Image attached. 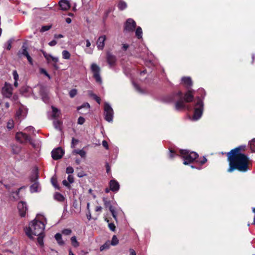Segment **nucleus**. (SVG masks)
Here are the masks:
<instances>
[{"mask_svg":"<svg viewBox=\"0 0 255 255\" xmlns=\"http://www.w3.org/2000/svg\"><path fill=\"white\" fill-rule=\"evenodd\" d=\"M229 167L228 172H232L237 169L239 171L245 172L249 170V158L241 152V147H238L231 150L227 153Z\"/></svg>","mask_w":255,"mask_h":255,"instance_id":"1","label":"nucleus"},{"mask_svg":"<svg viewBox=\"0 0 255 255\" xmlns=\"http://www.w3.org/2000/svg\"><path fill=\"white\" fill-rule=\"evenodd\" d=\"M194 96L191 91H188L184 96H183L181 92L178 91L168 96L165 101L167 102L176 101L175 109L178 111L182 110L191 111L192 109V107L189 105H187L186 103L192 102Z\"/></svg>","mask_w":255,"mask_h":255,"instance_id":"2","label":"nucleus"},{"mask_svg":"<svg viewBox=\"0 0 255 255\" xmlns=\"http://www.w3.org/2000/svg\"><path fill=\"white\" fill-rule=\"evenodd\" d=\"M180 156L184 160V164L188 165L193 162L196 164V166L191 165L192 168H196L200 170L202 168L201 166L205 164L207 161L205 157L198 158V154L196 152L188 150H180Z\"/></svg>","mask_w":255,"mask_h":255,"instance_id":"3","label":"nucleus"},{"mask_svg":"<svg viewBox=\"0 0 255 255\" xmlns=\"http://www.w3.org/2000/svg\"><path fill=\"white\" fill-rule=\"evenodd\" d=\"M45 226L44 222L34 219L29 224L28 227L24 229L25 233L29 238L32 239L33 236L42 235Z\"/></svg>","mask_w":255,"mask_h":255,"instance_id":"4","label":"nucleus"},{"mask_svg":"<svg viewBox=\"0 0 255 255\" xmlns=\"http://www.w3.org/2000/svg\"><path fill=\"white\" fill-rule=\"evenodd\" d=\"M194 103V112L192 119L194 121H197L200 119L202 116L204 103L203 100L199 97L196 99Z\"/></svg>","mask_w":255,"mask_h":255,"instance_id":"5","label":"nucleus"},{"mask_svg":"<svg viewBox=\"0 0 255 255\" xmlns=\"http://www.w3.org/2000/svg\"><path fill=\"white\" fill-rule=\"evenodd\" d=\"M114 111L111 106L108 103L104 104L105 119L108 122L113 121Z\"/></svg>","mask_w":255,"mask_h":255,"instance_id":"6","label":"nucleus"},{"mask_svg":"<svg viewBox=\"0 0 255 255\" xmlns=\"http://www.w3.org/2000/svg\"><path fill=\"white\" fill-rule=\"evenodd\" d=\"M17 55L18 57H20L21 55H23L25 57L29 64L31 65H33V61L31 57L30 56L28 51H27V47L25 45L23 44L21 49L18 51L17 53Z\"/></svg>","mask_w":255,"mask_h":255,"instance_id":"7","label":"nucleus"},{"mask_svg":"<svg viewBox=\"0 0 255 255\" xmlns=\"http://www.w3.org/2000/svg\"><path fill=\"white\" fill-rule=\"evenodd\" d=\"M91 69L93 74V77L98 83H102V79L100 75V68L95 63H93L91 66Z\"/></svg>","mask_w":255,"mask_h":255,"instance_id":"8","label":"nucleus"},{"mask_svg":"<svg viewBox=\"0 0 255 255\" xmlns=\"http://www.w3.org/2000/svg\"><path fill=\"white\" fill-rule=\"evenodd\" d=\"M16 139L20 143H25L27 142H30L31 137L27 134L22 132H17L15 134Z\"/></svg>","mask_w":255,"mask_h":255,"instance_id":"9","label":"nucleus"},{"mask_svg":"<svg viewBox=\"0 0 255 255\" xmlns=\"http://www.w3.org/2000/svg\"><path fill=\"white\" fill-rule=\"evenodd\" d=\"M104 202V206L106 208L109 209L114 218L117 220V214L114 207L111 204V201L107 198H104L103 199Z\"/></svg>","mask_w":255,"mask_h":255,"instance_id":"10","label":"nucleus"},{"mask_svg":"<svg viewBox=\"0 0 255 255\" xmlns=\"http://www.w3.org/2000/svg\"><path fill=\"white\" fill-rule=\"evenodd\" d=\"M64 153V151L61 147H57L54 149L51 152V156L52 158L57 160L62 158Z\"/></svg>","mask_w":255,"mask_h":255,"instance_id":"11","label":"nucleus"},{"mask_svg":"<svg viewBox=\"0 0 255 255\" xmlns=\"http://www.w3.org/2000/svg\"><path fill=\"white\" fill-rule=\"evenodd\" d=\"M17 208L19 213V215L21 217H24L27 211L26 203L23 201H20L18 203Z\"/></svg>","mask_w":255,"mask_h":255,"instance_id":"12","label":"nucleus"},{"mask_svg":"<svg viewBox=\"0 0 255 255\" xmlns=\"http://www.w3.org/2000/svg\"><path fill=\"white\" fill-rule=\"evenodd\" d=\"M106 59L108 63L111 66H114L117 61L116 57L111 52L108 51L106 54Z\"/></svg>","mask_w":255,"mask_h":255,"instance_id":"13","label":"nucleus"},{"mask_svg":"<svg viewBox=\"0 0 255 255\" xmlns=\"http://www.w3.org/2000/svg\"><path fill=\"white\" fill-rule=\"evenodd\" d=\"M106 39L105 35L100 36L97 41V46L99 50H103L105 46V41Z\"/></svg>","mask_w":255,"mask_h":255,"instance_id":"14","label":"nucleus"},{"mask_svg":"<svg viewBox=\"0 0 255 255\" xmlns=\"http://www.w3.org/2000/svg\"><path fill=\"white\" fill-rule=\"evenodd\" d=\"M110 190L113 192L117 191L120 188L119 183L115 180H111L109 183Z\"/></svg>","mask_w":255,"mask_h":255,"instance_id":"15","label":"nucleus"},{"mask_svg":"<svg viewBox=\"0 0 255 255\" xmlns=\"http://www.w3.org/2000/svg\"><path fill=\"white\" fill-rule=\"evenodd\" d=\"M59 5L60 9L63 10H66L70 7V3L67 0H61L59 2Z\"/></svg>","mask_w":255,"mask_h":255,"instance_id":"16","label":"nucleus"},{"mask_svg":"<svg viewBox=\"0 0 255 255\" xmlns=\"http://www.w3.org/2000/svg\"><path fill=\"white\" fill-rule=\"evenodd\" d=\"M2 94L6 98H9L12 95V89L10 87H4L2 89Z\"/></svg>","mask_w":255,"mask_h":255,"instance_id":"17","label":"nucleus"},{"mask_svg":"<svg viewBox=\"0 0 255 255\" xmlns=\"http://www.w3.org/2000/svg\"><path fill=\"white\" fill-rule=\"evenodd\" d=\"M128 32L133 31L136 27V22L132 19L128 18Z\"/></svg>","mask_w":255,"mask_h":255,"instance_id":"18","label":"nucleus"},{"mask_svg":"<svg viewBox=\"0 0 255 255\" xmlns=\"http://www.w3.org/2000/svg\"><path fill=\"white\" fill-rule=\"evenodd\" d=\"M38 178V172L37 169H35L33 171L32 174L30 177V181L31 182H37Z\"/></svg>","mask_w":255,"mask_h":255,"instance_id":"19","label":"nucleus"},{"mask_svg":"<svg viewBox=\"0 0 255 255\" xmlns=\"http://www.w3.org/2000/svg\"><path fill=\"white\" fill-rule=\"evenodd\" d=\"M55 239L56 240L57 243L60 246H63L64 244V242L63 241L62 238L61 234L60 233H57L55 235Z\"/></svg>","mask_w":255,"mask_h":255,"instance_id":"20","label":"nucleus"},{"mask_svg":"<svg viewBox=\"0 0 255 255\" xmlns=\"http://www.w3.org/2000/svg\"><path fill=\"white\" fill-rule=\"evenodd\" d=\"M136 37L138 39H141L142 37V30L140 26H138L135 31Z\"/></svg>","mask_w":255,"mask_h":255,"instance_id":"21","label":"nucleus"},{"mask_svg":"<svg viewBox=\"0 0 255 255\" xmlns=\"http://www.w3.org/2000/svg\"><path fill=\"white\" fill-rule=\"evenodd\" d=\"M11 147L12 153L13 154H18L20 153L21 149L18 145L13 144Z\"/></svg>","mask_w":255,"mask_h":255,"instance_id":"22","label":"nucleus"},{"mask_svg":"<svg viewBox=\"0 0 255 255\" xmlns=\"http://www.w3.org/2000/svg\"><path fill=\"white\" fill-rule=\"evenodd\" d=\"M33 184L30 186V189L31 192H36L38 191L39 184L38 182H32Z\"/></svg>","mask_w":255,"mask_h":255,"instance_id":"23","label":"nucleus"},{"mask_svg":"<svg viewBox=\"0 0 255 255\" xmlns=\"http://www.w3.org/2000/svg\"><path fill=\"white\" fill-rule=\"evenodd\" d=\"M182 81L187 86H191L192 85V81L190 77H183L182 78Z\"/></svg>","mask_w":255,"mask_h":255,"instance_id":"24","label":"nucleus"},{"mask_svg":"<svg viewBox=\"0 0 255 255\" xmlns=\"http://www.w3.org/2000/svg\"><path fill=\"white\" fill-rule=\"evenodd\" d=\"M88 92L89 96L92 97L99 104H100L101 103L100 98L92 93V91H89Z\"/></svg>","mask_w":255,"mask_h":255,"instance_id":"25","label":"nucleus"},{"mask_svg":"<svg viewBox=\"0 0 255 255\" xmlns=\"http://www.w3.org/2000/svg\"><path fill=\"white\" fill-rule=\"evenodd\" d=\"M76 172H77V176L78 177H83L86 175V174L81 167L76 168Z\"/></svg>","mask_w":255,"mask_h":255,"instance_id":"26","label":"nucleus"},{"mask_svg":"<svg viewBox=\"0 0 255 255\" xmlns=\"http://www.w3.org/2000/svg\"><path fill=\"white\" fill-rule=\"evenodd\" d=\"M90 106L89 104L88 103H86L83 104L81 106L78 107L77 110L79 111V112L80 114H83L84 113H82V112H80V111L82 108H86L87 110L89 111V109H90Z\"/></svg>","mask_w":255,"mask_h":255,"instance_id":"27","label":"nucleus"},{"mask_svg":"<svg viewBox=\"0 0 255 255\" xmlns=\"http://www.w3.org/2000/svg\"><path fill=\"white\" fill-rule=\"evenodd\" d=\"M54 198L55 200L60 202H63L65 199L64 197L60 193H56L54 195Z\"/></svg>","mask_w":255,"mask_h":255,"instance_id":"28","label":"nucleus"},{"mask_svg":"<svg viewBox=\"0 0 255 255\" xmlns=\"http://www.w3.org/2000/svg\"><path fill=\"white\" fill-rule=\"evenodd\" d=\"M111 245H112L110 243V241H108L104 245L100 247V250L101 251L107 250L110 248Z\"/></svg>","mask_w":255,"mask_h":255,"instance_id":"29","label":"nucleus"},{"mask_svg":"<svg viewBox=\"0 0 255 255\" xmlns=\"http://www.w3.org/2000/svg\"><path fill=\"white\" fill-rule=\"evenodd\" d=\"M132 85H133L135 90L137 92H138L139 93H140V94L144 93V91L143 90H142V89H141L138 84H137L133 81H132Z\"/></svg>","mask_w":255,"mask_h":255,"instance_id":"30","label":"nucleus"},{"mask_svg":"<svg viewBox=\"0 0 255 255\" xmlns=\"http://www.w3.org/2000/svg\"><path fill=\"white\" fill-rule=\"evenodd\" d=\"M71 242L72 245L75 248H77L79 246V243L77 241L76 237L75 236L71 237Z\"/></svg>","mask_w":255,"mask_h":255,"instance_id":"31","label":"nucleus"},{"mask_svg":"<svg viewBox=\"0 0 255 255\" xmlns=\"http://www.w3.org/2000/svg\"><path fill=\"white\" fill-rule=\"evenodd\" d=\"M118 7L120 10H124L127 7V3L123 1H120L118 4Z\"/></svg>","mask_w":255,"mask_h":255,"instance_id":"32","label":"nucleus"},{"mask_svg":"<svg viewBox=\"0 0 255 255\" xmlns=\"http://www.w3.org/2000/svg\"><path fill=\"white\" fill-rule=\"evenodd\" d=\"M51 61H52L53 63L52 64V66L54 67L55 69H58V66L56 64V63L58 62V58L57 57H54L52 56Z\"/></svg>","mask_w":255,"mask_h":255,"instance_id":"33","label":"nucleus"},{"mask_svg":"<svg viewBox=\"0 0 255 255\" xmlns=\"http://www.w3.org/2000/svg\"><path fill=\"white\" fill-rule=\"evenodd\" d=\"M105 220L109 223L108 224V227L109 228V229L112 231H115V229H116V226L115 225V224L113 223H109V220L106 218Z\"/></svg>","mask_w":255,"mask_h":255,"instance_id":"34","label":"nucleus"},{"mask_svg":"<svg viewBox=\"0 0 255 255\" xmlns=\"http://www.w3.org/2000/svg\"><path fill=\"white\" fill-rule=\"evenodd\" d=\"M62 57L65 59H69L70 57V53L67 50H63L62 53Z\"/></svg>","mask_w":255,"mask_h":255,"instance_id":"35","label":"nucleus"},{"mask_svg":"<svg viewBox=\"0 0 255 255\" xmlns=\"http://www.w3.org/2000/svg\"><path fill=\"white\" fill-rule=\"evenodd\" d=\"M110 243L112 246H116L118 244L119 240L116 235H114L113 236L112 241L110 242Z\"/></svg>","mask_w":255,"mask_h":255,"instance_id":"36","label":"nucleus"},{"mask_svg":"<svg viewBox=\"0 0 255 255\" xmlns=\"http://www.w3.org/2000/svg\"><path fill=\"white\" fill-rule=\"evenodd\" d=\"M37 242L41 246H43V238L44 237V233L42 234V235L37 236Z\"/></svg>","mask_w":255,"mask_h":255,"instance_id":"37","label":"nucleus"},{"mask_svg":"<svg viewBox=\"0 0 255 255\" xmlns=\"http://www.w3.org/2000/svg\"><path fill=\"white\" fill-rule=\"evenodd\" d=\"M69 96L71 98H74L77 94V91L75 89H73L69 92Z\"/></svg>","mask_w":255,"mask_h":255,"instance_id":"38","label":"nucleus"},{"mask_svg":"<svg viewBox=\"0 0 255 255\" xmlns=\"http://www.w3.org/2000/svg\"><path fill=\"white\" fill-rule=\"evenodd\" d=\"M112 11V7H110L108 10H107L105 13H104V15L103 16V20H105L108 17L109 14H110V13Z\"/></svg>","mask_w":255,"mask_h":255,"instance_id":"39","label":"nucleus"},{"mask_svg":"<svg viewBox=\"0 0 255 255\" xmlns=\"http://www.w3.org/2000/svg\"><path fill=\"white\" fill-rule=\"evenodd\" d=\"M62 233L66 236L70 235L72 233V230L70 229H64L62 231Z\"/></svg>","mask_w":255,"mask_h":255,"instance_id":"40","label":"nucleus"},{"mask_svg":"<svg viewBox=\"0 0 255 255\" xmlns=\"http://www.w3.org/2000/svg\"><path fill=\"white\" fill-rule=\"evenodd\" d=\"M251 149L255 152V139H253L250 143Z\"/></svg>","mask_w":255,"mask_h":255,"instance_id":"41","label":"nucleus"},{"mask_svg":"<svg viewBox=\"0 0 255 255\" xmlns=\"http://www.w3.org/2000/svg\"><path fill=\"white\" fill-rule=\"evenodd\" d=\"M53 117L54 118L58 117L59 116L57 115V113L59 111L58 109L55 107H52Z\"/></svg>","mask_w":255,"mask_h":255,"instance_id":"42","label":"nucleus"},{"mask_svg":"<svg viewBox=\"0 0 255 255\" xmlns=\"http://www.w3.org/2000/svg\"><path fill=\"white\" fill-rule=\"evenodd\" d=\"M169 157L171 159L173 158L176 156H178V154L175 152L173 150L169 149Z\"/></svg>","mask_w":255,"mask_h":255,"instance_id":"43","label":"nucleus"},{"mask_svg":"<svg viewBox=\"0 0 255 255\" xmlns=\"http://www.w3.org/2000/svg\"><path fill=\"white\" fill-rule=\"evenodd\" d=\"M51 25L42 26L40 29V31L41 32H45L46 31L49 30L51 28Z\"/></svg>","mask_w":255,"mask_h":255,"instance_id":"44","label":"nucleus"},{"mask_svg":"<svg viewBox=\"0 0 255 255\" xmlns=\"http://www.w3.org/2000/svg\"><path fill=\"white\" fill-rule=\"evenodd\" d=\"M22 188H23V187H21L20 188L18 189L15 192H12L13 193H15L16 196H17L16 197H15L14 196H13V198H14L16 200L18 199L19 198V193H20V191Z\"/></svg>","mask_w":255,"mask_h":255,"instance_id":"45","label":"nucleus"},{"mask_svg":"<svg viewBox=\"0 0 255 255\" xmlns=\"http://www.w3.org/2000/svg\"><path fill=\"white\" fill-rule=\"evenodd\" d=\"M74 172V169L71 166H68L66 168V172L67 174H71Z\"/></svg>","mask_w":255,"mask_h":255,"instance_id":"46","label":"nucleus"},{"mask_svg":"<svg viewBox=\"0 0 255 255\" xmlns=\"http://www.w3.org/2000/svg\"><path fill=\"white\" fill-rule=\"evenodd\" d=\"M79 142V140L78 139H75V138L73 137L72 139L71 142V147L74 148L75 145Z\"/></svg>","mask_w":255,"mask_h":255,"instance_id":"47","label":"nucleus"},{"mask_svg":"<svg viewBox=\"0 0 255 255\" xmlns=\"http://www.w3.org/2000/svg\"><path fill=\"white\" fill-rule=\"evenodd\" d=\"M14 127V125H13V121H9L7 123V128L9 129H11Z\"/></svg>","mask_w":255,"mask_h":255,"instance_id":"48","label":"nucleus"},{"mask_svg":"<svg viewBox=\"0 0 255 255\" xmlns=\"http://www.w3.org/2000/svg\"><path fill=\"white\" fill-rule=\"evenodd\" d=\"M12 75L14 81H17L18 79V74L16 70H14L12 72Z\"/></svg>","mask_w":255,"mask_h":255,"instance_id":"49","label":"nucleus"},{"mask_svg":"<svg viewBox=\"0 0 255 255\" xmlns=\"http://www.w3.org/2000/svg\"><path fill=\"white\" fill-rule=\"evenodd\" d=\"M85 121V119L83 117H80L78 119V124L79 125H83Z\"/></svg>","mask_w":255,"mask_h":255,"instance_id":"50","label":"nucleus"},{"mask_svg":"<svg viewBox=\"0 0 255 255\" xmlns=\"http://www.w3.org/2000/svg\"><path fill=\"white\" fill-rule=\"evenodd\" d=\"M67 179L69 183H72L74 182V177L72 175H69Z\"/></svg>","mask_w":255,"mask_h":255,"instance_id":"51","label":"nucleus"},{"mask_svg":"<svg viewBox=\"0 0 255 255\" xmlns=\"http://www.w3.org/2000/svg\"><path fill=\"white\" fill-rule=\"evenodd\" d=\"M11 43H12V41L11 40H8L7 41V47H6L7 50H10V49L11 48Z\"/></svg>","mask_w":255,"mask_h":255,"instance_id":"52","label":"nucleus"},{"mask_svg":"<svg viewBox=\"0 0 255 255\" xmlns=\"http://www.w3.org/2000/svg\"><path fill=\"white\" fill-rule=\"evenodd\" d=\"M102 145L106 149H108L109 148L108 143L106 140H104L102 141Z\"/></svg>","mask_w":255,"mask_h":255,"instance_id":"53","label":"nucleus"},{"mask_svg":"<svg viewBox=\"0 0 255 255\" xmlns=\"http://www.w3.org/2000/svg\"><path fill=\"white\" fill-rule=\"evenodd\" d=\"M105 166H106L107 173H109L110 172V170H111V168H110V166L108 162H106Z\"/></svg>","mask_w":255,"mask_h":255,"instance_id":"54","label":"nucleus"},{"mask_svg":"<svg viewBox=\"0 0 255 255\" xmlns=\"http://www.w3.org/2000/svg\"><path fill=\"white\" fill-rule=\"evenodd\" d=\"M57 44V41L55 40H53L50 42H49L48 44L50 46H54Z\"/></svg>","mask_w":255,"mask_h":255,"instance_id":"55","label":"nucleus"},{"mask_svg":"<svg viewBox=\"0 0 255 255\" xmlns=\"http://www.w3.org/2000/svg\"><path fill=\"white\" fill-rule=\"evenodd\" d=\"M41 72L43 74H44L45 76H46L47 77H48L49 78H50V75L48 74V73L46 72V71L45 70H44V69H41Z\"/></svg>","mask_w":255,"mask_h":255,"instance_id":"56","label":"nucleus"},{"mask_svg":"<svg viewBox=\"0 0 255 255\" xmlns=\"http://www.w3.org/2000/svg\"><path fill=\"white\" fill-rule=\"evenodd\" d=\"M51 182L53 184V185L55 187H57V180L56 179H54L53 178H52L51 179Z\"/></svg>","mask_w":255,"mask_h":255,"instance_id":"57","label":"nucleus"},{"mask_svg":"<svg viewBox=\"0 0 255 255\" xmlns=\"http://www.w3.org/2000/svg\"><path fill=\"white\" fill-rule=\"evenodd\" d=\"M83 149H74L73 152H72V153L73 154H79V153H80V152Z\"/></svg>","mask_w":255,"mask_h":255,"instance_id":"58","label":"nucleus"},{"mask_svg":"<svg viewBox=\"0 0 255 255\" xmlns=\"http://www.w3.org/2000/svg\"><path fill=\"white\" fill-rule=\"evenodd\" d=\"M83 149H74L73 152H72V153L73 154H79V153H80V152Z\"/></svg>","mask_w":255,"mask_h":255,"instance_id":"59","label":"nucleus"},{"mask_svg":"<svg viewBox=\"0 0 255 255\" xmlns=\"http://www.w3.org/2000/svg\"><path fill=\"white\" fill-rule=\"evenodd\" d=\"M81 157L85 158L86 157V152L83 149L80 153H79V154Z\"/></svg>","mask_w":255,"mask_h":255,"instance_id":"60","label":"nucleus"},{"mask_svg":"<svg viewBox=\"0 0 255 255\" xmlns=\"http://www.w3.org/2000/svg\"><path fill=\"white\" fill-rule=\"evenodd\" d=\"M62 183L66 187H69L70 186L69 183H68L66 180H63Z\"/></svg>","mask_w":255,"mask_h":255,"instance_id":"61","label":"nucleus"},{"mask_svg":"<svg viewBox=\"0 0 255 255\" xmlns=\"http://www.w3.org/2000/svg\"><path fill=\"white\" fill-rule=\"evenodd\" d=\"M54 37L55 38L59 39V38H63L64 37V36L61 34H55Z\"/></svg>","mask_w":255,"mask_h":255,"instance_id":"62","label":"nucleus"},{"mask_svg":"<svg viewBox=\"0 0 255 255\" xmlns=\"http://www.w3.org/2000/svg\"><path fill=\"white\" fill-rule=\"evenodd\" d=\"M60 125H61V122L59 121H57L55 123V128H58V127H59L60 126Z\"/></svg>","mask_w":255,"mask_h":255,"instance_id":"63","label":"nucleus"},{"mask_svg":"<svg viewBox=\"0 0 255 255\" xmlns=\"http://www.w3.org/2000/svg\"><path fill=\"white\" fill-rule=\"evenodd\" d=\"M130 255H136L135 252L133 249L129 250Z\"/></svg>","mask_w":255,"mask_h":255,"instance_id":"64","label":"nucleus"}]
</instances>
